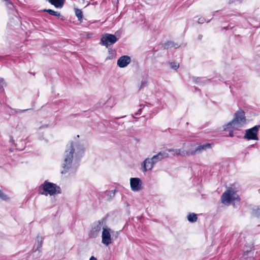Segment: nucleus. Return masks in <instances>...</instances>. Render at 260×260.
Masks as SVG:
<instances>
[{"mask_svg":"<svg viewBox=\"0 0 260 260\" xmlns=\"http://www.w3.org/2000/svg\"><path fill=\"white\" fill-rule=\"evenodd\" d=\"M259 128L260 125L254 126L251 128L246 130L243 138L248 140H258L257 133Z\"/></svg>","mask_w":260,"mask_h":260,"instance_id":"obj_7","label":"nucleus"},{"mask_svg":"<svg viewBox=\"0 0 260 260\" xmlns=\"http://www.w3.org/2000/svg\"><path fill=\"white\" fill-rule=\"evenodd\" d=\"M147 84V81L146 80H142L141 82L140 88H142L145 87Z\"/></svg>","mask_w":260,"mask_h":260,"instance_id":"obj_25","label":"nucleus"},{"mask_svg":"<svg viewBox=\"0 0 260 260\" xmlns=\"http://www.w3.org/2000/svg\"><path fill=\"white\" fill-rule=\"evenodd\" d=\"M202 36H201V35H199V38L200 39H201L202 38Z\"/></svg>","mask_w":260,"mask_h":260,"instance_id":"obj_33","label":"nucleus"},{"mask_svg":"<svg viewBox=\"0 0 260 260\" xmlns=\"http://www.w3.org/2000/svg\"><path fill=\"white\" fill-rule=\"evenodd\" d=\"M165 47H167L168 48H174L176 49V48L180 47V46H179L177 44L174 43L173 42L169 41V42H168L165 44Z\"/></svg>","mask_w":260,"mask_h":260,"instance_id":"obj_20","label":"nucleus"},{"mask_svg":"<svg viewBox=\"0 0 260 260\" xmlns=\"http://www.w3.org/2000/svg\"><path fill=\"white\" fill-rule=\"evenodd\" d=\"M48 2L56 8H62L64 2L63 0H48Z\"/></svg>","mask_w":260,"mask_h":260,"instance_id":"obj_15","label":"nucleus"},{"mask_svg":"<svg viewBox=\"0 0 260 260\" xmlns=\"http://www.w3.org/2000/svg\"><path fill=\"white\" fill-rule=\"evenodd\" d=\"M9 4H10L11 5H12V3H10Z\"/></svg>","mask_w":260,"mask_h":260,"instance_id":"obj_35","label":"nucleus"},{"mask_svg":"<svg viewBox=\"0 0 260 260\" xmlns=\"http://www.w3.org/2000/svg\"><path fill=\"white\" fill-rule=\"evenodd\" d=\"M211 144L210 143H206L205 144L200 145L198 146L196 149L193 150H189L188 151V155H194L196 153H200L203 151L211 147Z\"/></svg>","mask_w":260,"mask_h":260,"instance_id":"obj_10","label":"nucleus"},{"mask_svg":"<svg viewBox=\"0 0 260 260\" xmlns=\"http://www.w3.org/2000/svg\"><path fill=\"white\" fill-rule=\"evenodd\" d=\"M155 164L152 163V159L147 158L142 162L141 165L142 170L143 172L151 170Z\"/></svg>","mask_w":260,"mask_h":260,"instance_id":"obj_11","label":"nucleus"},{"mask_svg":"<svg viewBox=\"0 0 260 260\" xmlns=\"http://www.w3.org/2000/svg\"><path fill=\"white\" fill-rule=\"evenodd\" d=\"M39 193L47 196H53L55 193H60V187L56 185V184L49 182L46 180L42 184L39 188Z\"/></svg>","mask_w":260,"mask_h":260,"instance_id":"obj_3","label":"nucleus"},{"mask_svg":"<svg viewBox=\"0 0 260 260\" xmlns=\"http://www.w3.org/2000/svg\"><path fill=\"white\" fill-rule=\"evenodd\" d=\"M116 190H112L105 191V193L107 197L108 200L112 199L115 195Z\"/></svg>","mask_w":260,"mask_h":260,"instance_id":"obj_16","label":"nucleus"},{"mask_svg":"<svg viewBox=\"0 0 260 260\" xmlns=\"http://www.w3.org/2000/svg\"><path fill=\"white\" fill-rule=\"evenodd\" d=\"M89 260H97L96 258L93 256L90 257Z\"/></svg>","mask_w":260,"mask_h":260,"instance_id":"obj_29","label":"nucleus"},{"mask_svg":"<svg viewBox=\"0 0 260 260\" xmlns=\"http://www.w3.org/2000/svg\"><path fill=\"white\" fill-rule=\"evenodd\" d=\"M118 39L114 35L109 34H106L104 35L101 38V42L102 44L106 47L115 43Z\"/></svg>","mask_w":260,"mask_h":260,"instance_id":"obj_8","label":"nucleus"},{"mask_svg":"<svg viewBox=\"0 0 260 260\" xmlns=\"http://www.w3.org/2000/svg\"><path fill=\"white\" fill-rule=\"evenodd\" d=\"M201 78H197L195 81L196 82L198 83L200 81Z\"/></svg>","mask_w":260,"mask_h":260,"instance_id":"obj_31","label":"nucleus"},{"mask_svg":"<svg viewBox=\"0 0 260 260\" xmlns=\"http://www.w3.org/2000/svg\"><path fill=\"white\" fill-rule=\"evenodd\" d=\"M116 234L118 235V232H115L106 225L103 227V230L102 233V242L103 244L108 246L112 242V235Z\"/></svg>","mask_w":260,"mask_h":260,"instance_id":"obj_5","label":"nucleus"},{"mask_svg":"<svg viewBox=\"0 0 260 260\" xmlns=\"http://www.w3.org/2000/svg\"><path fill=\"white\" fill-rule=\"evenodd\" d=\"M168 151L173 152L174 155H181L182 156H188V151H182L180 149H169L167 150Z\"/></svg>","mask_w":260,"mask_h":260,"instance_id":"obj_14","label":"nucleus"},{"mask_svg":"<svg viewBox=\"0 0 260 260\" xmlns=\"http://www.w3.org/2000/svg\"><path fill=\"white\" fill-rule=\"evenodd\" d=\"M141 109H140L137 113H136L135 115H139L141 114Z\"/></svg>","mask_w":260,"mask_h":260,"instance_id":"obj_30","label":"nucleus"},{"mask_svg":"<svg viewBox=\"0 0 260 260\" xmlns=\"http://www.w3.org/2000/svg\"><path fill=\"white\" fill-rule=\"evenodd\" d=\"M5 85V83L4 82L3 78H0V92H3L4 91V86Z\"/></svg>","mask_w":260,"mask_h":260,"instance_id":"obj_23","label":"nucleus"},{"mask_svg":"<svg viewBox=\"0 0 260 260\" xmlns=\"http://www.w3.org/2000/svg\"><path fill=\"white\" fill-rule=\"evenodd\" d=\"M44 11L48 13L49 14L51 15L55 16L57 17H59L60 16V13L56 11H54V10H52L51 9H45Z\"/></svg>","mask_w":260,"mask_h":260,"instance_id":"obj_19","label":"nucleus"},{"mask_svg":"<svg viewBox=\"0 0 260 260\" xmlns=\"http://www.w3.org/2000/svg\"><path fill=\"white\" fill-rule=\"evenodd\" d=\"M84 149L83 146L78 142H71L67 145L61 164V174H66L71 169L74 154L76 156H80L83 153Z\"/></svg>","mask_w":260,"mask_h":260,"instance_id":"obj_1","label":"nucleus"},{"mask_svg":"<svg viewBox=\"0 0 260 260\" xmlns=\"http://www.w3.org/2000/svg\"><path fill=\"white\" fill-rule=\"evenodd\" d=\"M169 157V154L166 151H160L156 155H154L151 158L152 163L156 164L162 159Z\"/></svg>","mask_w":260,"mask_h":260,"instance_id":"obj_13","label":"nucleus"},{"mask_svg":"<svg viewBox=\"0 0 260 260\" xmlns=\"http://www.w3.org/2000/svg\"><path fill=\"white\" fill-rule=\"evenodd\" d=\"M205 21V19L203 17L199 18L198 21V22L200 24L204 23Z\"/></svg>","mask_w":260,"mask_h":260,"instance_id":"obj_26","label":"nucleus"},{"mask_svg":"<svg viewBox=\"0 0 260 260\" xmlns=\"http://www.w3.org/2000/svg\"><path fill=\"white\" fill-rule=\"evenodd\" d=\"M236 192L232 188H229L224 192L221 197V202L225 205H229L231 203L236 199Z\"/></svg>","mask_w":260,"mask_h":260,"instance_id":"obj_6","label":"nucleus"},{"mask_svg":"<svg viewBox=\"0 0 260 260\" xmlns=\"http://www.w3.org/2000/svg\"><path fill=\"white\" fill-rule=\"evenodd\" d=\"M42 241H39V240H38V243L37 244V248L34 251V253H37L38 254V256L37 257V258L39 257L40 256V252H41V250H40V248L42 247Z\"/></svg>","mask_w":260,"mask_h":260,"instance_id":"obj_17","label":"nucleus"},{"mask_svg":"<svg viewBox=\"0 0 260 260\" xmlns=\"http://www.w3.org/2000/svg\"><path fill=\"white\" fill-rule=\"evenodd\" d=\"M0 199L4 201H6L8 199L7 196L1 190H0Z\"/></svg>","mask_w":260,"mask_h":260,"instance_id":"obj_24","label":"nucleus"},{"mask_svg":"<svg viewBox=\"0 0 260 260\" xmlns=\"http://www.w3.org/2000/svg\"><path fill=\"white\" fill-rule=\"evenodd\" d=\"M131 61V57L127 55L121 56L117 60V65L123 68L126 67Z\"/></svg>","mask_w":260,"mask_h":260,"instance_id":"obj_12","label":"nucleus"},{"mask_svg":"<svg viewBox=\"0 0 260 260\" xmlns=\"http://www.w3.org/2000/svg\"><path fill=\"white\" fill-rule=\"evenodd\" d=\"M198 218L197 216L194 213H190L187 216V219L189 222H194L197 221Z\"/></svg>","mask_w":260,"mask_h":260,"instance_id":"obj_18","label":"nucleus"},{"mask_svg":"<svg viewBox=\"0 0 260 260\" xmlns=\"http://www.w3.org/2000/svg\"><path fill=\"white\" fill-rule=\"evenodd\" d=\"M106 219L105 218H103L95 222L93 224L92 228L88 234V236L90 238H95L100 234V231L103 227L106 225Z\"/></svg>","mask_w":260,"mask_h":260,"instance_id":"obj_4","label":"nucleus"},{"mask_svg":"<svg viewBox=\"0 0 260 260\" xmlns=\"http://www.w3.org/2000/svg\"><path fill=\"white\" fill-rule=\"evenodd\" d=\"M28 109H26V110H20V109H16L15 110V112L16 113H22L24 111H27Z\"/></svg>","mask_w":260,"mask_h":260,"instance_id":"obj_27","label":"nucleus"},{"mask_svg":"<svg viewBox=\"0 0 260 260\" xmlns=\"http://www.w3.org/2000/svg\"><path fill=\"white\" fill-rule=\"evenodd\" d=\"M130 185L132 190L134 191H139L142 188V182L139 178H131L130 179Z\"/></svg>","mask_w":260,"mask_h":260,"instance_id":"obj_9","label":"nucleus"},{"mask_svg":"<svg viewBox=\"0 0 260 260\" xmlns=\"http://www.w3.org/2000/svg\"><path fill=\"white\" fill-rule=\"evenodd\" d=\"M75 14H76V15L77 17L78 20L79 21H81L83 18V14H82V12L81 11V10L80 9H75Z\"/></svg>","mask_w":260,"mask_h":260,"instance_id":"obj_21","label":"nucleus"},{"mask_svg":"<svg viewBox=\"0 0 260 260\" xmlns=\"http://www.w3.org/2000/svg\"><path fill=\"white\" fill-rule=\"evenodd\" d=\"M229 136L231 137L234 136L233 132L232 131H230Z\"/></svg>","mask_w":260,"mask_h":260,"instance_id":"obj_28","label":"nucleus"},{"mask_svg":"<svg viewBox=\"0 0 260 260\" xmlns=\"http://www.w3.org/2000/svg\"><path fill=\"white\" fill-rule=\"evenodd\" d=\"M256 216L257 217H259L260 216V211H257V214H256Z\"/></svg>","mask_w":260,"mask_h":260,"instance_id":"obj_32","label":"nucleus"},{"mask_svg":"<svg viewBox=\"0 0 260 260\" xmlns=\"http://www.w3.org/2000/svg\"><path fill=\"white\" fill-rule=\"evenodd\" d=\"M105 104V103H102V105H101V106H104Z\"/></svg>","mask_w":260,"mask_h":260,"instance_id":"obj_34","label":"nucleus"},{"mask_svg":"<svg viewBox=\"0 0 260 260\" xmlns=\"http://www.w3.org/2000/svg\"><path fill=\"white\" fill-rule=\"evenodd\" d=\"M170 65L172 69L175 70H177L179 67V63L175 62H170Z\"/></svg>","mask_w":260,"mask_h":260,"instance_id":"obj_22","label":"nucleus"},{"mask_svg":"<svg viewBox=\"0 0 260 260\" xmlns=\"http://www.w3.org/2000/svg\"><path fill=\"white\" fill-rule=\"evenodd\" d=\"M245 123V112L242 110H239L235 114V117L233 120L225 125V127H224V130H228L230 128L238 129Z\"/></svg>","mask_w":260,"mask_h":260,"instance_id":"obj_2","label":"nucleus"}]
</instances>
